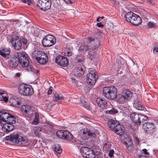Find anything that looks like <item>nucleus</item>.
<instances>
[{"label":"nucleus","instance_id":"bf43d9fd","mask_svg":"<svg viewBox=\"0 0 158 158\" xmlns=\"http://www.w3.org/2000/svg\"><path fill=\"white\" fill-rule=\"evenodd\" d=\"M15 75L16 76V77H19L20 76V73H16Z\"/></svg>","mask_w":158,"mask_h":158},{"label":"nucleus","instance_id":"e433bc0d","mask_svg":"<svg viewBox=\"0 0 158 158\" xmlns=\"http://www.w3.org/2000/svg\"><path fill=\"white\" fill-rule=\"evenodd\" d=\"M85 40L88 43H90L94 41H98L97 39H96L92 37H88L85 38Z\"/></svg>","mask_w":158,"mask_h":158},{"label":"nucleus","instance_id":"7c9ffc66","mask_svg":"<svg viewBox=\"0 0 158 158\" xmlns=\"http://www.w3.org/2000/svg\"><path fill=\"white\" fill-rule=\"evenodd\" d=\"M89 49V47L88 45H86L83 44L80 46L79 50L82 51L83 52H86V51Z\"/></svg>","mask_w":158,"mask_h":158},{"label":"nucleus","instance_id":"7ed1b4c3","mask_svg":"<svg viewBox=\"0 0 158 158\" xmlns=\"http://www.w3.org/2000/svg\"><path fill=\"white\" fill-rule=\"evenodd\" d=\"M6 140H10L12 143L18 145H20L26 142L25 139L19 135L17 132L11 134L10 135L5 137Z\"/></svg>","mask_w":158,"mask_h":158},{"label":"nucleus","instance_id":"dca6fc26","mask_svg":"<svg viewBox=\"0 0 158 158\" xmlns=\"http://www.w3.org/2000/svg\"><path fill=\"white\" fill-rule=\"evenodd\" d=\"M17 56L15 55V52L14 53L13 57L10 58L8 61L10 66L12 68H16L18 65L19 63Z\"/></svg>","mask_w":158,"mask_h":158},{"label":"nucleus","instance_id":"20e7f679","mask_svg":"<svg viewBox=\"0 0 158 158\" xmlns=\"http://www.w3.org/2000/svg\"><path fill=\"white\" fill-rule=\"evenodd\" d=\"M131 119L137 125H143L147 122L148 117L144 115H142L135 112H133L131 114Z\"/></svg>","mask_w":158,"mask_h":158},{"label":"nucleus","instance_id":"473e14b6","mask_svg":"<svg viewBox=\"0 0 158 158\" xmlns=\"http://www.w3.org/2000/svg\"><path fill=\"white\" fill-rule=\"evenodd\" d=\"M54 96L55 101L62 100L64 99V97L63 96L56 93H55Z\"/></svg>","mask_w":158,"mask_h":158},{"label":"nucleus","instance_id":"412c9836","mask_svg":"<svg viewBox=\"0 0 158 158\" xmlns=\"http://www.w3.org/2000/svg\"><path fill=\"white\" fill-rule=\"evenodd\" d=\"M92 150L90 148L85 147H83L81 148L80 151L81 154L84 157H86L89 153V152Z\"/></svg>","mask_w":158,"mask_h":158},{"label":"nucleus","instance_id":"6e6d98bb","mask_svg":"<svg viewBox=\"0 0 158 158\" xmlns=\"http://www.w3.org/2000/svg\"><path fill=\"white\" fill-rule=\"evenodd\" d=\"M97 25L99 27H104V25L102 24V22L97 23Z\"/></svg>","mask_w":158,"mask_h":158},{"label":"nucleus","instance_id":"4be33fe9","mask_svg":"<svg viewBox=\"0 0 158 158\" xmlns=\"http://www.w3.org/2000/svg\"><path fill=\"white\" fill-rule=\"evenodd\" d=\"M115 99L117 102L120 104H123L127 102L122 94H116Z\"/></svg>","mask_w":158,"mask_h":158},{"label":"nucleus","instance_id":"2f4dec72","mask_svg":"<svg viewBox=\"0 0 158 158\" xmlns=\"http://www.w3.org/2000/svg\"><path fill=\"white\" fill-rule=\"evenodd\" d=\"M35 118L32 123L34 124H36L39 122V116L38 113L35 112Z\"/></svg>","mask_w":158,"mask_h":158},{"label":"nucleus","instance_id":"3c124183","mask_svg":"<svg viewBox=\"0 0 158 158\" xmlns=\"http://www.w3.org/2000/svg\"><path fill=\"white\" fill-rule=\"evenodd\" d=\"M0 54L3 57L5 58L6 57V55L5 54V53L3 52L2 51L0 50Z\"/></svg>","mask_w":158,"mask_h":158},{"label":"nucleus","instance_id":"f3484780","mask_svg":"<svg viewBox=\"0 0 158 158\" xmlns=\"http://www.w3.org/2000/svg\"><path fill=\"white\" fill-rule=\"evenodd\" d=\"M96 102L98 105L102 108H107L109 104L110 103L108 102L105 99L100 98H97L96 100Z\"/></svg>","mask_w":158,"mask_h":158},{"label":"nucleus","instance_id":"0e129e2a","mask_svg":"<svg viewBox=\"0 0 158 158\" xmlns=\"http://www.w3.org/2000/svg\"><path fill=\"white\" fill-rule=\"evenodd\" d=\"M48 124H49V125H50V126H52V123H50L49 122H48Z\"/></svg>","mask_w":158,"mask_h":158},{"label":"nucleus","instance_id":"b1692460","mask_svg":"<svg viewBox=\"0 0 158 158\" xmlns=\"http://www.w3.org/2000/svg\"><path fill=\"white\" fill-rule=\"evenodd\" d=\"M122 94L127 101L131 99L132 97V93L128 89L123 90Z\"/></svg>","mask_w":158,"mask_h":158},{"label":"nucleus","instance_id":"a878e982","mask_svg":"<svg viewBox=\"0 0 158 158\" xmlns=\"http://www.w3.org/2000/svg\"><path fill=\"white\" fill-rule=\"evenodd\" d=\"M136 15L131 12H129L125 14V17L126 20L129 22L131 23V21Z\"/></svg>","mask_w":158,"mask_h":158},{"label":"nucleus","instance_id":"338daca9","mask_svg":"<svg viewBox=\"0 0 158 158\" xmlns=\"http://www.w3.org/2000/svg\"><path fill=\"white\" fill-rule=\"evenodd\" d=\"M148 1L149 2H150L151 3H152L151 2V0H148Z\"/></svg>","mask_w":158,"mask_h":158},{"label":"nucleus","instance_id":"393cba45","mask_svg":"<svg viewBox=\"0 0 158 158\" xmlns=\"http://www.w3.org/2000/svg\"><path fill=\"white\" fill-rule=\"evenodd\" d=\"M10 114L4 111L0 112V120L1 121L6 122Z\"/></svg>","mask_w":158,"mask_h":158},{"label":"nucleus","instance_id":"bb28decb","mask_svg":"<svg viewBox=\"0 0 158 158\" xmlns=\"http://www.w3.org/2000/svg\"><path fill=\"white\" fill-rule=\"evenodd\" d=\"M85 68L84 66L78 68L76 69V71L75 72V74L77 76L80 77L84 74Z\"/></svg>","mask_w":158,"mask_h":158},{"label":"nucleus","instance_id":"6ab92c4d","mask_svg":"<svg viewBox=\"0 0 158 158\" xmlns=\"http://www.w3.org/2000/svg\"><path fill=\"white\" fill-rule=\"evenodd\" d=\"M124 146L129 151H131L133 148V144L131 141V139L129 137L126 138L124 139Z\"/></svg>","mask_w":158,"mask_h":158},{"label":"nucleus","instance_id":"37998d69","mask_svg":"<svg viewBox=\"0 0 158 158\" xmlns=\"http://www.w3.org/2000/svg\"><path fill=\"white\" fill-rule=\"evenodd\" d=\"M98 46V45H91L90 46H89V49L88 50H89V51L92 50V51H94L95 50L96 48H97V46Z\"/></svg>","mask_w":158,"mask_h":158},{"label":"nucleus","instance_id":"423d86ee","mask_svg":"<svg viewBox=\"0 0 158 158\" xmlns=\"http://www.w3.org/2000/svg\"><path fill=\"white\" fill-rule=\"evenodd\" d=\"M32 56L41 64H45L48 61V57L46 54L42 52L35 51L33 52Z\"/></svg>","mask_w":158,"mask_h":158},{"label":"nucleus","instance_id":"c9c22d12","mask_svg":"<svg viewBox=\"0 0 158 158\" xmlns=\"http://www.w3.org/2000/svg\"><path fill=\"white\" fill-rule=\"evenodd\" d=\"M118 111L114 109V108H112L110 110H107L106 111V114H114L115 113H117Z\"/></svg>","mask_w":158,"mask_h":158},{"label":"nucleus","instance_id":"de8ad7c7","mask_svg":"<svg viewBox=\"0 0 158 158\" xmlns=\"http://www.w3.org/2000/svg\"><path fill=\"white\" fill-rule=\"evenodd\" d=\"M114 153V151L113 149L110 150L109 153V156L110 157H112L113 156Z\"/></svg>","mask_w":158,"mask_h":158},{"label":"nucleus","instance_id":"cd10ccee","mask_svg":"<svg viewBox=\"0 0 158 158\" xmlns=\"http://www.w3.org/2000/svg\"><path fill=\"white\" fill-rule=\"evenodd\" d=\"M135 17H134L131 21V23L134 25L138 26L142 23L141 18L137 15H135Z\"/></svg>","mask_w":158,"mask_h":158},{"label":"nucleus","instance_id":"13d9d810","mask_svg":"<svg viewBox=\"0 0 158 158\" xmlns=\"http://www.w3.org/2000/svg\"><path fill=\"white\" fill-rule=\"evenodd\" d=\"M67 55L68 56H71L72 54V52L70 51H68V52H67Z\"/></svg>","mask_w":158,"mask_h":158},{"label":"nucleus","instance_id":"79ce46f5","mask_svg":"<svg viewBox=\"0 0 158 158\" xmlns=\"http://www.w3.org/2000/svg\"><path fill=\"white\" fill-rule=\"evenodd\" d=\"M1 50L5 53L6 55H9L10 54V51L8 48H3Z\"/></svg>","mask_w":158,"mask_h":158},{"label":"nucleus","instance_id":"c756f323","mask_svg":"<svg viewBox=\"0 0 158 158\" xmlns=\"http://www.w3.org/2000/svg\"><path fill=\"white\" fill-rule=\"evenodd\" d=\"M8 95L5 93L1 92L0 96V100L4 101L5 102H7L8 100Z\"/></svg>","mask_w":158,"mask_h":158},{"label":"nucleus","instance_id":"603ef678","mask_svg":"<svg viewBox=\"0 0 158 158\" xmlns=\"http://www.w3.org/2000/svg\"><path fill=\"white\" fill-rule=\"evenodd\" d=\"M22 41L24 44H26L27 42V39L24 38H23L22 39Z\"/></svg>","mask_w":158,"mask_h":158},{"label":"nucleus","instance_id":"9d476101","mask_svg":"<svg viewBox=\"0 0 158 158\" xmlns=\"http://www.w3.org/2000/svg\"><path fill=\"white\" fill-rule=\"evenodd\" d=\"M87 81L90 85H94L96 83L98 78L95 70H90L87 75Z\"/></svg>","mask_w":158,"mask_h":158},{"label":"nucleus","instance_id":"1a4fd4ad","mask_svg":"<svg viewBox=\"0 0 158 158\" xmlns=\"http://www.w3.org/2000/svg\"><path fill=\"white\" fill-rule=\"evenodd\" d=\"M56 42V38L51 35L46 36L43 40L42 44L45 47H48L53 45Z\"/></svg>","mask_w":158,"mask_h":158},{"label":"nucleus","instance_id":"ddd939ff","mask_svg":"<svg viewBox=\"0 0 158 158\" xmlns=\"http://www.w3.org/2000/svg\"><path fill=\"white\" fill-rule=\"evenodd\" d=\"M55 62L61 66L65 67L69 64L68 59L65 57L62 56H59L56 57Z\"/></svg>","mask_w":158,"mask_h":158},{"label":"nucleus","instance_id":"052dcab7","mask_svg":"<svg viewBox=\"0 0 158 158\" xmlns=\"http://www.w3.org/2000/svg\"><path fill=\"white\" fill-rule=\"evenodd\" d=\"M80 60V59H78V60H77L79 62H82L83 61L84 59H82L81 60Z\"/></svg>","mask_w":158,"mask_h":158},{"label":"nucleus","instance_id":"f257e3e1","mask_svg":"<svg viewBox=\"0 0 158 158\" xmlns=\"http://www.w3.org/2000/svg\"><path fill=\"white\" fill-rule=\"evenodd\" d=\"M15 55L17 56L19 63L23 67L27 68V70L34 72V69L33 67H29V57L28 55L25 52H15Z\"/></svg>","mask_w":158,"mask_h":158},{"label":"nucleus","instance_id":"f03ea898","mask_svg":"<svg viewBox=\"0 0 158 158\" xmlns=\"http://www.w3.org/2000/svg\"><path fill=\"white\" fill-rule=\"evenodd\" d=\"M109 128L117 135H122L124 134L125 128L124 126L117 121L111 119L108 121Z\"/></svg>","mask_w":158,"mask_h":158},{"label":"nucleus","instance_id":"e2e57ef3","mask_svg":"<svg viewBox=\"0 0 158 158\" xmlns=\"http://www.w3.org/2000/svg\"><path fill=\"white\" fill-rule=\"evenodd\" d=\"M89 105L88 104H87V106L85 107V108L87 109H88L89 108Z\"/></svg>","mask_w":158,"mask_h":158},{"label":"nucleus","instance_id":"f8f14e48","mask_svg":"<svg viewBox=\"0 0 158 158\" xmlns=\"http://www.w3.org/2000/svg\"><path fill=\"white\" fill-rule=\"evenodd\" d=\"M12 45L15 50H19L21 48L22 43L20 40H19V36L16 35H12L11 40Z\"/></svg>","mask_w":158,"mask_h":158},{"label":"nucleus","instance_id":"a19ab883","mask_svg":"<svg viewBox=\"0 0 158 158\" xmlns=\"http://www.w3.org/2000/svg\"><path fill=\"white\" fill-rule=\"evenodd\" d=\"M10 101L13 105L15 106L16 105H19V102L14 99H11L10 100Z\"/></svg>","mask_w":158,"mask_h":158},{"label":"nucleus","instance_id":"58836bf2","mask_svg":"<svg viewBox=\"0 0 158 158\" xmlns=\"http://www.w3.org/2000/svg\"><path fill=\"white\" fill-rule=\"evenodd\" d=\"M148 27L151 28H154L156 26V23H155L151 21L148 22Z\"/></svg>","mask_w":158,"mask_h":158},{"label":"nucleus","instance_id":"4d7b16f0","mask_svg":"<svg viewBox=\"0 0 158 158\" xmlns=\"http://www.w3.org/2000/svg\"><path fill=\"white\" fill-rule=\"evenodd\" d=\"M112 2H114V4L116 5H118L119 3V2L116 0H112Z\"/></svg>","mask_w":158,"mask_h":158},{"label":"nucleus","instance_id":"c03bdc74","mask_svg":"<svg viewBox=\"0 0 158 158\" xmlns=\"http://www.w3.org/2000/svg\"><path fill=\"white\" fill-rule=\"evenodd\" d=\"M59 3H58L57 0H53L52 5L55 7L56 8H57L59 6Z\"/></svg>","mask_w":158,"mask_h":158},{"label":"nucleus","instance_id":"774afa93","mask_svg":"<svg viewBox=\"0 0 158 158\" xmlns=\"http://www.w3.org/2000/svg\"><path fill=\"white\" fill-rule=\"evenodd\" d=\"M39 72V70H36V73H38Z\"/></svg>","mask_w":158,"mask_h":158},{"label":"nucleus","instance_id":"c85d7f7f","mask_svg":"<svg viewBox=\"0 0 158 158\" xmlns=\"http://www.w3.org/2000/svg\"><path fill=\"white\" fill-rule=\"evenodd\" d=\"M16 122V118L13 115L10 114V116H9L6 123L13 124L15 123Z\"/></svg>","mask_w":158,"mask_h":158},{"label":"nucleus","instance_id":"680f3d73","mask_svg":"<svg viewBox=\"0 0 158 158\" xmlns=\"http://www.w3.org/2000/svg\"><path fill=\"white\" fill-rule=\"evenodd\" d=\"M100 17H98V18L97 19V22H99L100 21L99 19H100Z\"/></svg>","mask_w":158,"mask_h":158},{"label":"nucleus","instance_id":"4468645a","mask_svg":"<svg viewBox=\"0 0 158 158\" xmlns=\"http://www.w3.org/2000/svg\"><path fill=\"white\" fill-rule=\"evenodd\" d=\"M81 133H82L85 137L88 139V138H95L96 135V134L87 128L82 129L81 130Z\"/></svg>","mask_w":158,"mask_h":158},{"label":"nucleus","instance_id":"9b49d317","mask_svg":"<svg viewBox=\"0 0 158 158\" xmlns=\"http://www.w3.org/2000/svg\"><path fill=\"white\" fill-rule=\"evenodd\" d=\"M51 4V0H38L37 5L40 9L45 11L50 8Z\"/></svg>","mask_w":158,"mask_h":158},{"label":"nucleus","instance_id":"09e8293b","mask_svg":"<svg viewBox=\"0 0 158 158\" xmlns=\"http://www.w3.org/2000/svg\"><path fill=\"white\" fill-rule=\"evenodd\" d=\"M64 1L67 3L68 4H72L74 2V0H64Z\"/></svg>","mask_w":158,"mask_h":158},{"label":"nucleus","instance_id":"69168bd1","mask_svg":"<svg viewBox=\"0 0 158 158\" xmlns=\"http://www.w3.org/2000/svg\"><path fill=\"white\" fill-rule=\"evenodd\" d=\"M135 139H136V140L137 141H139V138H137V137H136V138H135Z\"/></svg>","mask_w":158,"mask_h":158},{"label":"nucleus","instance_id":"49530a36","mask_svg":"<svg viewBox=\"0 0 158 158\" xmlns=\"http://www.w3.org/2000/svg\"><path fill=\"white\" fill-rule=\"evenodd\" d=\"M21 2L25 3H27L28 5H30V4L31 3V0H21Z\"/></svg>","mask_w":158,"mask_h":158},{"label":"nucleus","instance_id":"2eb2a0df","mask_svg":"<svg viewBox=\"0 0 158 158\" xmlns=\"http://www.w3.org/2000/svg\"><path fill=\"white\" fill-rule=\"evenodd\" d=\"M143 125V128L146 132L152 134L155 131V127L153 124L146 122Z\"/></svg>","mask_w":158,"mask_h":158},{"label":"nucleus","instance_id":"6e6552de","mask_svg":"<svg viewBox=\"0 0 158 158\" xmlns=\"http://www.w3.org/2000/svg\"><path fill=\"white\" fill-rule=\"evenodd\" d=\"M56 134L59 138L69 142L73 140L72 135L68 131L59 130L57 131Z\"/></svg>","mask_w":158,"mask_h":158},{"label":"nucleus","instance_id":"f704fd0d","mask_svg":"<svg viewBox=\"0 0 158 158\" xmlns=\"http://www.w3.org/2000/svg\"><path fill=\"white\" fill-rule=\"evenodd\" d=\"M54 150L55 152L56 153L60 154L62 152L61 149L58 145H55V147L54 148Z\"/></svg>","mask_w":158,"mask_h":158},{"label":"nucleus","instance_id":"5fc2aeb1","mask_svg":"<svg viewBox=\"0 0 158 158\" xmlns=\"http://www.w3.org/2000/svg\"><path fill=\"white\" fill-rule=\"evenodd\" d=\"M153 52L154 53H157L158 52V47H154L153 48Z\"/></svg>","mask_w":158,"mask_h":158},{"label":"nucleus","instance_id":"5701e85b","mask_svg":"<svg viewBox=\"0 0 158 158\" xmlns=\"http://www.w3.org/2000/svg\"><path fill=\"white\" fill-rule=\"evenodd\" d=\"M14 128V126L13 124L7 123L4 125L2 129L5 131L9 132L13 130Z\"/></svg>","mask_w":158,"mask_h":158},{"label":"nucleus","instance_id":"864d4df0","mask_svg":"<svg viewBox=\"0 0 158 158\" xmlns=\"http://www.w3.org/2000/svg\"><path fill=\"white\" fill-rule=\"evenodd\" d=\"M52 89H53V88L52 87H51L48 90V94L50 95L52 93Z\"/></svg>","mask_w":158,"mask_h":158},{"label":"nucleus","instance_id":"a211bd4d","mask_svg":"<svg viewBox=\"0 0 158 158\" xmlns=\"http://www.w3.org/2000/svg\"><path fill=\"white\" fill-rule=\"evenodd\" d=\"M22 110L30 117H32L34 115V112L32 110L30 106L25 105L22 107Z\"/></svg>","mask_w":158,"mask_h":158},{"label":"nucleus","instance_id":"8fccbe9b","mask_svg":"<svg viewBox=\"0 0 158 158\" xmlns=\"http://www.w3.org/2000/svg\"><path fill=\"white\" fill-rule=\"evenodd\" d=\"M142 151L143 152L142 153H144L147 155H149V153L148 152H147V150L146 149H143Z\"/></svg>","mask_w":158,"mask_h":158},{"label":"nucleus","instance_id":"aec40b11","mask_svg":"<svg viewBox=\"0 0 158 158\" xmlns=\"http://www.w3.org/2000/svg\"><path fill=\"white\" fill-rule=\"evenodd\" d=\"M133 106L135 108L139 110H144L145 109L143 105L141 104L137 98H135L134 99Z\"/></svg>","mask_w":158,"mask_h":158},{"label":"nucleus","instance_id":"0eeeda50","mask_svg":"<svg viewBox=\"0 0 158 158\" xmlns=\"http://www.w3.org/2000/svg\"><path fill=\"white\" fill-rule=\"evenodd\" d=\"M18 89L19 93L24 96H31L33 94V89L29 85L21 84L19 86Z\"/></svg>","mask_w":158,"mask_h":158},{"label":"nucleus","instance_id":"a18cd8bd","mask_svg":"<svg viewBox=\"0 0 158 158\" xmlns=\"http://www.w3.org/2000/svg\"><path fill=\"white\" fill-rule=\"evenodd\" d=\"M93 151L94 153L95 154V153H96V154H97V153H100L101 152V149L98 148H98L97 149L94 148L93 150H92Z\"/></svg>","mask_w":158,"mask_h":158},{"label":"nucleus","instance_id":"4c0bfd02","mask_svg":"<svg viewBox=\"0 0 158 158\" xmlns=\"http://www.w3.org/2000/svg\"><path fill=\"white\" fill-rule=\"evenodd\" d=\"M88 155L86 158H95V154L94 153L93 151L92 150V151L89 152V153L88 154Z\"/></svg>","mask_w":158,"mask_h":158},{"label":"nucleus","instance_id":"39448f33","mask_svg":"<svg viewBox=\"0 0 158 158\" xmlns=\"http://www.w3.org/2000/svg\"><path fill=\"white\" fill-rule=\"evenodd\" d=\"M116 88L114 86L104 87L103 90V95L107 99L114 100L117 94Z\"/></svg>","mask_w":158,"mask_h":158},{"label":"nucleus","instance_id":"72a5a7b5","mask_svg":"<svg viewBox=\"0 0 158 158\" xmlns=\"http://www.w3.org/2000/svg\"><path fill=\"white\" fill-rule=\"evenodd\" d=\"M87 56L89 58L92 60H94V52L89 51Z\"/></svg>","mask_w":158,"mask_h":158},{"label":"nucleus","instance_id":"ea45409f","mask_svg":"<svg viewBox=\"0 0 158 158\" xmlns=\"http://www.w3.org/2000/svg\"><path fill=\"white\" fill-rule=\"evenodd\" d=\"M110 148V145L109 143H106L103 147V150L106 151H108Z\"/></svg>","mask_w":158,"mask_h":158}]
</instances>
